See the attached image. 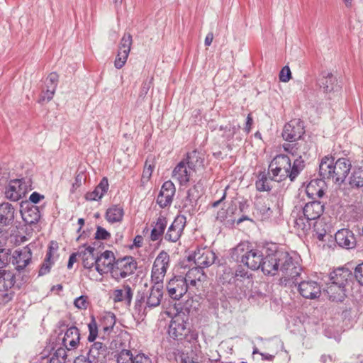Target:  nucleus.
<instances>
[{"mask_svg":"<svg viewBox=\"0 0 363 363\" xmlns=\"http://www.w3.org/2000/svg\"><path fill=\"white\" fill-rule=\"evenodd\" d=\"M299 294L305 298L315 299L320 296L321 288L320 284L312 280L303 281L298 284Z\"/></svg>","mask_w":363,"mask_h":363,"instance_id":"17","label":"nucleus"},{"mask_svg":"<svg viewBox=\"0 0 363 363\" xmlns=\"http://www.w3.org/2000/svg\"><path fill=\"white\" fill-rule=\"evenodd\" d=\"M286 151H289L294 155L298 156V159H302V155H305L309 150V146L305 141H300L294 145H289V147H284Z\"/></svg>","mask_w":363,"mask_h":363,"instance_id":"37","label":"nucleus"},{"mask_svg":"<svg viewBox=\"0 0 363 363\" xmlns=\"http://www.w3.org/2000/svg\"><path fill=\"white\" fill-rule=\"evenodd\" d=\"M215 258L214 252L207 247L198 248L190 257L197 265L196 267L201 269L211 265L214 262Z\"/></svg>","mask_w":363,"mask_h":363,"instance_id":"10","label":"nucleus"},{"mask_svg":"<svg viewBox=\"0 0 363 363\" xmlns=\"http://www.w3.org/2000/svg\"><path fill=\"white\" fill-rule=\"evenodd\" d=\"M350 184L352 186H363V168L355 169L350 177Z\"/></svg>","mask_w":363,"mask_h":363,"instance_id":"42","label":"nucleus"},{"mask_svg":"<svg viewBox=\"0 0 363 363\" xmlns=\"http://www.w3.org/2000/svg\"><path fill=\"white\" fill-rule=\"evenodd\" d=\"M150 84L147 82H144L142 85V88L140 92V96L144 97L148 92L150 89Z\"/></svg>","mask_w":363,"mask_h":363,"instance_id":"60","label":"nucleus"},{"mask_svg":"<svg viewBox=\"0 0 363 363\" xmlns=\"http://www.w3.org/2000/svg\"><path fill=\"white\" fill-rule=\"evenodd\" d=\"M184 160L186 161V164L191 169H192L194 173L202 170L204 167L203 155L196 150H194L189 153L186 159Z\"/></svg>","mask_w":363,"mask_h":363,"instance_id":"24","label":"nucleus"},{"mask_svg":"<svg viewBox=\"0 0 363 363\" xmlns=\"http://www.w3.org/2000/svg\"><path fill=\"white\" fill-rule=\"evenodd\" d=\"M32 252L26 246L21 250H16L12 255V263L18 271L24 269L31 262Z\"/></svg>","mask_w":363,"mask_h":363,"instance_id":"12","label":"nucleus"},{"mask_svg":"<svg viewBox=\"0 0 363 363\" xmlns=\"http://www.w3.org/2000/svg\"><path fill=\"white\" fill-rule=\"evenodd\" d=\"M51 257H52L51 252L50 251L48 252V253L46 255L45 260L40 270V274H45L50 271V269L52 265V262L50 261Z\"/></svg>","mask_w":363,"mask_h":363,"instance_id":"53","label":"nucleus"},{"mask_svg":"<svg viewBox=\"0 0 363 363\" xmlns=\"http://www.w3.org/2000/svg\"><path fill=\"white\" fill-rule=\"evenodd\" d=\"M304 168V161L302 159H296L291 164L290 158L284 155H277L270 162L269 174L272 179L281 182L286 178L293 181Z\"/></svg>","mask_w":363,"mask_h":363,"instance_id":"2","label":"nucleus"},{"mask_svg":"<svg viewBox=\"0 0 363 363\" xmlns=\"http://www.w3.org/2000/svg\"><path fill=\"white\" fill-rule=\"evenodd\" d=\"M175 194V186L171 181L165 182L162 186L157 202L162 208L167 207L172 202Z\"/></svg>","mask_w":363,"mask_h":363,"instance_id":"19","label":"nucleus"},{"mask_svg":"<svg viewBox=\"0 0 363 363\" xmlns=\"http://www.w3.org/2000/svg\"><path fill=\"white\" fill-rule=\"evenodd\" d=\"M108 187V179L106 177L102 178L92 191L87 192L85 194L86 200L91 201L100 200L107 193Z\"/></svg>","mask_w":363,"mask_h":363,"instance_id":"25","label":"nucleus"},{"mask_svg":"<svg viewBox=\"0 0 363 363\" xmlns=\"http://www.w3.org/2000/svg\"><path fill=\"white\" fill-rule=\"evenodd\" d=\"M94 248L88 246L85 247L84 250L79 253V256H82V264L84 268L89 270V272L92 271V268L95 267V262L96 258L94 255Z\"/></svg>","mask_w":363,"mask_h":363,"instance_id":"33","label":"nucleus"},{"mask_svg":"<svg viewBox=\"0 0 363 363\" xmlns=\"http://www.w3.org/2000/svg\"><path fill=\"white\" fill-rule=\"evenodd\" d=\"M133 363H152L151 359L143 353H138L134 355Z\"/></svg>","mask_w":363,"mask_h":363,"instance_id":"54","label":"nucleus"},{"mask_svg":"<svg viewBox=\"0 0 363 363\" xmlns=\"http://www.w3.org/2000/svg\"><path fill=\"white\" fill-rule=\"evenodd\" d=\"M351 167V162L347 158H339L335 162L332 156L328 155L322 158L319 165V172L324 179L341 184L347 178Z\"/></svg>","mask_w":363,"mask_h":363,"instance_id":"3","label":"nucleus"},{"mask_svg":"<svg viewBox=\"0 0 363 363\" xmlns=\"http://www.w3.org/2000/svg\"><path fill=\"white\" fill-rule=\"evenodd\" d=\"M324 205L320 201L307 203L303 208V213L307 220H318L324 212Z\"/></svg>","mask_w":363,"mask_h":363,"instance_id":"22","label":"nucleus"},{"mask_svg":"<svg viewBox=\"0 0 363 363\" xmlns=\"http://www.w3.org/2000/svg\"><path fill=\"white\" fill-rule=\"evenodd\" d=\"M111 238V234L104 228L99 226L95 233L96 240H107Z\"/></svg>","mask_w":363,"mask_h":363,"instance_id":"52","label":"nucleus"},{"mask_svg":"<svg viewBox=\"0 0 363 363\" xmlns=\"http://www.w3.org/2000/svg\"><path fill=\"white\" fill-rule=\"evenodd\" d=\"M352 277L350 271L345 268H338L330 274L331 282L345 286Z\"/></svg>","mask_w":363,"mask_h":363,"instance_id":"30","label":"nucleus"},{"mask_svg":"<svg viewBox=\"0 0 363 363\" xmlns=\"http://www.w3.org/2000/svg\"><path fill=\"white\" fill-rule=\"evenodd\" d=\"M107 354L106 345L100 342H94L90 347L86 358L89 363H105Z\"/></svg>","mask_w":363,"mask_h":363,"instance_id":"13","label":"nucleus"},{"mask_svg":"<svg viewBox=\"0 0 363 363\" xmlns=\"http://www.w3.org/2000/svg\"><path fill=\"white\" fill-rule=\"evenodd\" d=\"M26 193V185L22 179L11 180L5 190L6 197L13 201L20 200Z\"/></svg>","mask_w":363,"mask_h":363,"instance_id":"16","label":"nucleus"},{"mask_svg":"<svg viewBox=\"0 0 363 363\" xmlns=\"http://www.w3.org/2000/svg\"><path fill=\"white\" fill-rule=\"evenodd\" d=\"M213 33L212 32H209L205 38V40H204L205 45L210 46L213 42Z\"/></svg>","mask_w":363,"mask_h":363,"instance_id":"62","label":"nucleus"},{"mask_svg":"<svg viewBox=\"0 0 363 363\" xmlns=\"http://www.w3.org/2000/svg\"><path fill=\"white\" fill-rule=\"evenodd\" d=\"M133 298V291L129 285H123V289H117L113 291V300L114 302L125 301L130 305Z\"/></svg>","mask_w":363,"mask_h":363,"instance_id":"31","label":"nucleus"},{"mask_svg":"<svg viewBox=\"0 0 363 363\" xmlns=\"http://www.w3.org/2000/svg\"><path fill=\"white\" fill-rule=\"evenodd\" d=\"M21 215L23 220L28 225L36 223L40 217V211L36 206H32L21 211Z\"/></svg>","mask_w":363,"mask_h":363,"instance_id":"34","label":"nucleus"},{"mask_svg":"<svg viewBox=\"0 0 363 363\" xmlns=\"http://www.w3.org/2000/svg\"><path fill=\"white\" fill-rule=\"evenodd\" d=\"M79 254H77V253H72L70 256H69V261H68V264H67V268L68 269H72L73 267V264L74 263H75L77 262V256Z\"/></svg>","mask_w":363,"mask_h":363,"instance_id":"59","label":"nucleus"},{"mask_svg":"<svg viewBox=\"0 0 363 363\" xmlns=\"http://www.w3.org/2000/svg\"><path fill=\"white\" fill-rule=\"evenodd\" d=\"M10 252L9 250L0 249V269L6 267L10 262Z\"/></svg>","mask_w":363,"mask_h":363,"instance_id":"50","label":"nucleus"},{"mask_svg":"<svg viewBox=\"0 0 363 363\" xmlns=\"http://www.w3.org/2000/svg\"><path fill=\"white\" fill-rule=\"evenodd\" d=\"M328 225L323 219L317 220L313 224L314 236L320 241L324 240L327 233Z\"/></svg>","mask_w":363,"mask_h":363,"instance_id":"39","label":"nucleus"},{"mask_svg":"<svg viewBox=\"0 0 363 363\" xmlns=\"http://www.w3.org/2000/svg\"><path fill=\"white\" fill-rule=\"evenodd\" d=\"M124 216V210L119 205H113L106 212L105 218L110 223L121 222Z\"/></svg>","mask_w":363,"mask_h":363,"instance_id":"32","label":"nucleus"},{"mask_svg":"<svg viewBox=\"0 0 363 363\" xmlns=\"http://www.w3.org/2000/svg\"><path fill=\"white\" fill-rule=\"evenodd\" d=\"M256 188L259 191H269L271 189L269 179L267 177L262 176L256 182Z\"/></svg>","mask_w":363,"mask_h":363,"instance_id":"48","label":"nucleus"},{"mask_svg":"<svg viewBox=\"0 0 363 363\" xmlns=\"http://www.w3.org/2000/svg\"><path fill=\"white\" fill-rule=\"evenodd\" d=\"M14 213L15 209L11 203H1L0 204V226L10 225L14 219Z\"/></svg>","mask_w":363,"mask_h":363,"instance_id":"26","label":"nucleus"},{"mask_svg":"<svg viewBox=\"0 0 363 363\" xmlns=\"http://www.w3.org/2000/svg\"><path fill=\"white\" fill-rule=\"evenodd\" d=\"M262 271L265 274L275 275L278 272L282 273L284 281L294 279L300 275L301 269L296 266L286 252L276 251L262 259Z\"/></svg>","mask_w":363,"mask_h":363,"instance_id":"1","label":"nucleus"},{"mask_svg":"<svg viewBox=\"0 0 363 363\" xmlns=\"http://www.w3.org/2000/svg\"><path fill=\"white\" fill-rule=\"evenodd\" d=\"M238 259L248 268L256 270L260 268L262 255L259 250L255 249L248 242H242L234 249Z\"/></svg>","mask_w":363,"mask_h":363,"instance_id":"4","label":"nucleus"},{"mask_svg":"<svg viewBox=\"0 0 363 363\" xmlns=\"http://www.w3.org/2000/svg\"><path fill=\"white\" fill-rule=\"evenodd\" d=\"M137 269V263L132 257L117 259L111 270V277L117 281L133 274Z\"/></svg>","mask_w":363,"mask_h":363,"instance_id":"6","label":"nucleus"},{"mask_svg":"<svg viewBox=\"0 0 363 363\" xmlns=\"http://www.w3.org/2000/svg\"><path fill=\"white\" fill-rule=\"evenodd\" d=\"M133 43L132 35L128 33H125L121 38L118 51L125 52L128 54L130 53V48Z\"/></svg>","mask_w":363,"mask_h":363,"instance_id":"43","label":"nucleus"},{"mask_svg":"<svg viewBox=\"0 0 363 363\" xmlns=\"http://www.w3.org/2000/svg\"><path fill=\"white\" fill-rule=\"evenodd\" d=\"M117 363H133L134 355L130 350H122L117 356Z\"/></svg>","mask_w":363,"mask_h":363,"instance_id":"44","label":"nucleus"},{"mask_svg":"<svg viewBox=\"0 0 363 363\" xmlns=\"http://www.w3.org/2000/svg\"><path fill=\"white\" fill-rule=\"evenodd\" d=\"M116 316L113 313H105L99 319V327L101 328V338L103 340L106 339V335H108L113 330L116 324Z\"/></svg>","mask_w":363,"mask_h":363,"instance_id":"23","label":"nucleus"},{"mask_svg":"<svg viewBox=\"0 0 363 363\" xmlns=\"http://www.w3.org/2000/svg\"><path fill=\"white\" fill-rule=\"evenodd\" d=\"M188 285L182 277H175L170 279L167 284L169 296L175 300H179L188 290Z\"/></svg>","mask_w":363,"mask_h":363,"instance_id":"9","label":"nucleus"},{"mask_svg":"<svg viewBox=\"0 0 363 363\" xmlns=\"http://www.w3.org/2000/svg\"><path fill=\"white\" fill-rule=\"evenodd\" d=\"M167 221L165 217L160 216L151 231L150 238L152 241L157 240L160 236L164 233L166 228Z\"/></svg>","mask_w":363,"mask_h":363,"instance_id":"36","label":"nucleus"},{"mask_svg":"<svg viewBox=\"0 0 363 363\" xmlns=\"http://www.w3.org/2000/svg\"><path fill=\"white\" fill-rule=\"evenodd\" d=\"M354 277L357 281L363 285V263L358 264L354 269Z\"/></svg>","mask_w":363,"mask_h":363,"instance_id":"55","label":"nucleus"},{"mask_svg":"<svg viewBox=\"0 0 363 363\" xmlns=\"http://www.w3.org/2000/svg\"><path fill=\"white\" fill-rule=\"evenodd\" d=\"M252 123H253V119H252L251 114L250 113L247 116V121H246V124H245V130L246 131L247 133H249L250 132V130L252 129Z\"/></svg>","mask_w":363,"mask_h":363,"instance_id":"58","label":"nucleus"},{"mask_svg":"<svg viewBox=\"0 0 363 363\" xmlns=\"http://www.w3.org/2000/svg\"><path fill=\"white\" fill-rule=\"evenodd\" d=\"M88 360L89 359L86 358V357L81 355V356L77 357L74 359V363H89V362H88Z\"/></svg>","mask_w":363,"mask_h":363,"instance_id":"64","label":"nucleus"},{"mask_svg":"<svg viewBox=\"0 0 363 363\" xmlns=\"http://www.w3.org/2000/svg\"><path fill=\"white\" fill-rule=\"evenodd\" d=\"M191 325L189 316L184 312L176 313L172 318L168 333L174 340H182L185 339L191 332Z\"/></svg>","mask_w":363,"mask_h":363,"instance_id":"5","label":"nucleus"},{"mask_svg":"<svg viewBox=\"0 0 363 363\" xmlns=\"http://www.w3.org/2000/svg\"><path fill=\"white\" fill-rule=\"evenodd\" d=\"M291 77V72L288 66L284 67L279 73V80L282 82H288Z\"/></svg>","mask_w":363,"mask_h":363,"instance_id":"51","label":"nucleus"},{"mask_svg":"<svg viewBox=\"0 0 363 363\" xmlns=\"http://www.w3.org/2000/svg\"><path fill=\"white\" fill-rule=\"evenodd\" d=\"M82 175L81 174H78L75 177V183H74L72 185L73 189H76L82 185Z\"/></svg>","mask_w":363,"mask_h":363,"instance_id":"63","label":"nucleus"},{"mask_svg":"<svg viewBox=\"0 0 363 363\" xmlns=\"http://www.w3.org/2000/svg\"><path fill=\"white\" fill-rule=\"evenodd\" d=\"M15 278L13 274L9 271H0V294L11 295L9 290L14 285Z\"/></svg>","mask_w":363,"mask_h":363,"instance_id":"27","label":"nucleus"},{"mask_svg":"<svg viewBox=\"0 0 363 363\" xmlns=\"http://www.w3.org/2000/svg\"><path fill=\"white\" fill-rule=\"evenodd\" d=\"M306 192L312 198H321L324 194L323 189L319 186L317 180H312L307 185Z\"/></svg>","mask_w":363,"mask_h":363,"instance_id":"41","label":"nucleus"},{"mask_svg":"<svg viewBox=\"0 0 363 363\" xmlns=\"http://www.w3.org/2000/svg\"><path fill=\"white\" fill-rule=\"evenodd\" d=\"M181 363H201L197 359H194L193 357H190L187 354L182 353L180 355Z\"/></svg>","mask_w":363,"mask_h":363,"instance_id":"56","label":"nucleus"},{"mask_svg":"<svg viewBox=\"0 0 363 363\" xmlns=\"http://www.w3.org/2000/svg\"><path fill=\"white\" fill-rule=\"evenodd\" d=\"M304 133L303 122L299 119H294L284 125L282 136L285 140L292 142L301 139Z\"/></svg>","mask_w":363,"mask_h":363,"instance_id":"8","label":"nucleus"},{"mask_svg":"<svg viewBox=\"0 0 363 363\" xmlns=\"http://www.w3.org/2000/svg\"><path fill=\"white\" fill-rule=\"evenodd\" d=\"M169 264V255L168 253L164 251L160 252L154 261L151 272V279L155 284L163 285Z\"/></svg>","mask_w":363,"mask_h":363,"instance_id":"7","label":"nucleus"},{"mask_svg":"<svg viewBox=\"0 0 363 363\" xmlns=\"http://www.w3.org/2000/svg\"><path fill=\"white\" fill-rule=\"evenodd\" d=\"M143 238L141 235H136L133 240V246L140 247L142 246Z\"/></svg>","mask_w":363,"mask_h":363,"instance_id":"61","label":"nucleus"},{"mask_svg":"<svg viewBox=\"0 0 363 363\" xmlns=\"http://www.w3.org/2000/svg\"><path fill=\"white\" fill-rule=\"evenodd\" d=\"M74 306L80 310H86L89 306L88 296H80L74 301Z\"/></svg>","mask_w":363,"mask_h":363,"instance_id":"49","label":"nucleus"},{"mask_svg":"<svg viewBox=\"0 0 363 363\" xmlns=\"http://www.w3.org/2000/svg\"><path fill=\"white\" fill-rule=\"evenodd\" d=\"M153 169L154 166L151 164H148V162L146 161L141 178V181L143 184L147 182L150 180L153 172Z\"/></svg>","mask_w":363,"mask_h":363,"instance_id":"47","label":"nucleus"},{"mask_svg":"<svg viewBox=\"0 0 363 363\" xmlns=\"http://www.w3.org/2000/svg\"><path fill=\"white\" fill-rule=\"evenodd\" d=\"M80 342L79 330L72 326L69 328L65 333L62 339V345L67 350H73L77 348Z\"/></svg>","mask_w":363,"mask_h":363,"instance_id":"20","label":"nucleus"},{"mask_svg":"<svg viewBox=\"0 0 363 363\" xmlns=\"http://www.w3.org/2000/svg\"><path fill=\"white\" fill-rule=\"evenodd\" d=\"M46 82L48 84V89L44 94L43 100L46 99L48 101H50L52 99L56 90L58 75L55 72L50 73L47 77Z\"/></svg>","mask_w":363,"mask_h":363,"instance_id":"35","label":"nucleus"},{"mask_svg":"<svg viewBox=\"0 0 363 363\" xmlns=\"http://www.w3.org/2000/svg\"><path fill=\"white\" fill-rule=\"evenodd\" d=\"M240 127L235 125H227L220 127V131L221 132L220 136L226 143L231 142L234 136L238 133Z\"/></svg>","mask_w":363,"mask_h":363,"instance_id":"38","label":"nucleus"},{"mask_svg":"<svg viewBox=\"0 0 363 363\" xmlns=\"http://www.w3.org/2000/svg\"><path fill=\"white\" fill-rule=\"evenodd\" d=\"M45 196L43 195L40 194L39 193L35 191L32 193L29 197V200L36 204L38 203L41 199H43Z\"/></svg>","mask_w":363,"mask_h":363,"instance_id":"57","label":"nucleus"},{"mask_svg":"<svg viewBox=\"0 0 363 363\" xmlns=\"http://www.w3.org/2000/svg\"><path fill=\"white\" fill-rule=\"evenodd\" d=\"M335 241L337 244L342 247L351 249L355 247L356 239L352 231L348 229L339 230L335 233Z\"/></svg>","mask_w":363,"mask_h":363,"instance_id":"21","label":"nucleus"},{"mask_svg":"<svg viewBox=\"0 0 363 363\" xmlns=\"http://www.w3.org/2000/svg\"><path fill=\"white\" fill-rule=\"evenodd\" d=\"M88 330L89 335L87 337V340L89 342H94L96 339L99 337V325H98L94 315H91L90 318V321L88 323Z\"/></svg>","mask_w":363,"mask_h":363,"instance_id":"40","label":"nucleus"},{"mask_svg":"<svg viewBox=\"0 0 363 363\" xmlns=\"http://www.w3.org/2000/svg\"><path fill=\"white\" fill-rule=\"evenodd\" d=\"M194 172L186 164L185 160H182L174 167L172 172V178L181 185L187 184L194 175Z\"/></svg>","mask_w":363,"mask_h":363,"instance_id":"18","label":"nucleus"},{"mask_svg":"<svg viewBox=\"0 0 363 363\" xmlns=\"http://www.w3.org/2000/svg\"><path fill=\"white\" fill-rule=\"evenodd\" d=\"M128 55L129 54L125 52L118 51V54L114 61V66L116 67V68H122L125 65L128 57Z\"/></svg>","mask_w":363,"mask_h":363,"instance_id":"46","label":"nucleus"},{"mask_svg":"<svg viewBox=\"0 0 363 363\" xmlns=\"http://www.w3.org/2000/svg\"><path fill=\"white\" fill-rule=\"evenodd\" d=\"M311 220H307L305 217H299L294 220V228L298 230H301L303 233L308 232L311 228L309 223Z\"/></svg>","mask_w":363,"mask_h":363,"instance_id":"45","label":"nucleus"},{"mask_svg":"<svg viewBox=\"0 0 363 363\" xmlns=\"http://www.w3.org/2000/svg\"><path fill=\"white\" fill-rule=\"evenodd\" d=\"M206 275L203 269L199 267H194L190 269L184 278L189 288L199 289L203 286V284L206 280Z\"/></svg>","mask_w":363,"mask_h":363,"instance_id":"14","label":"nucleus"},{"mask_svg":"<svg viewBox=\"0 0 363 363\" xmlns=\"http://www.w3.org/2000/svg\"><path fill=\"white\" fill-rule=\"evenodd\" d=\"M116 261L113 252L106 250L96 258L95 262V270L97 271L100 275L108 272L111 273L112 268Z\"/></svg>","mask_w":363,"mask_h":363,"instance_id":"11","label":"nucleus"},{"mask_svg":"<svg viewBox=\"0 0 363 363\" xmlns=\"http://www.w3.org/2000/svg\"><path fill=\"white\" fill-rule=\"evenodd\" d=\"M163 285L155 284L151 288L150 292L147 297L146 305L149 308H155L160 304L162 298Z\"/></svg>","mask_w":363,"mask_h":363,"instance_id":"28","label":"nucleus"},{"mask_svg":"<svg viewBox=\"0 0 363 363\" xmlns=\"http://www.w3.org/2000/svg\"><path fill=\"white\" fill-rule=\"evenodd\" d=\"M325 291L329 299L333 301H342L345 296V286L330 282L327 284Z\"/></svg>","mask_w":363,"mask_h":363,"instance_id":"29","label":"nucleus"},{"mask_svg":"<svg viewBox=\"0 0 363 363\" xmlns=\"http://www.w3.org/2000/svg\"><path fill=\"white\" fill-rule=\"evenodd\" d=\"M186 223V217L183 215H178L169 227L165 238L170 242H177L182 234Z\"/></svg>","mask_w":363,"mask_h":363,"instance_id":"15","label":"nucleus"}]
</instances>
